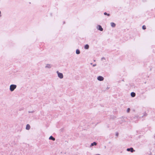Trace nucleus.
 I'll return each mask as SVG.
<instances>
[{"instance_id":"obj_1","label":"nucleus","mask_w":155,"mask_h":155,"mask_svg":"<svg viewBox=\"0 0 155 155\" xmlns=\"http://www.w3.org/2000/svg\"><path fill=\"white\" fill-rule=\"evenodd\" d=\"M16 87V85L14 84L11 85L10 86V89L11 91H13Z\"/></svg>"},{"instance_id":"obj_2","label":"nucleus","mask_w":155,"mask_h":155,"mask_svg":"<svg viewBox=\"0 0 155 155\" xmlns=\"http://www.w3.org/2000/svg\"><path fill=\"white\" fill-rule=\"evenodd\" d=\"M57 73L58 77L60 78H62L63 77V74L62 73H59L58 71H57Z\"/></svg>"},{"instance_id":"obj_3","label":"nucleus","mask_w":155,"mask_h":155,"mask_svg":"<svg viewBox=\"0 0 155 155\" xmlns=\"http://www.w3.org/2000/svg\"><path fill=\"white\" fill-rule=\"evenodd\" d=\"M97 79L100 81H102L103 80L104 78L102 76H99L98 77Z\"/></svg>"},{"instance_id":"obj_4","label":"nucleus","mask_w":155,"mask_h":155,"mask_svg":"<svg viewBox=\"0 0 155 155\" xmlns=\"http://www.w3.org/2000/svg\"><path fill=\"white\" fill-rule=\"evenodd\" d=\"M127 150L128 151H130L131 152H133L134 150L132 148H127Z\"/></svg>"},{"instance_id":"obj_5","label":"nucleus","mask_w":155,"mask_h":155,"mask_svg":"<svg viewBox=\"0 0 155 155\" xmlns=\"http://www.w3.org/2000/svg\"><path fill=\"white\" fill-rule=\"evenodd\" d=\"M98 29L101 31H102L103 30V28H102L101 26L100 25H99L98 26Z\"/></svg>"},{"instance_id":"obj_6","label":"nucleus","mask_w":155,"mask_h":155,"mask_svg":"<svg viewBox=\"0 0 155 155\" xmlns=\"http://www.w3.org/2000/svg\"><path fill=\"white\" fill-rule=\"evenodd\" d=\"M111 26L113 27H114L116 26V24L114 22H111L110 23Z\"/></svg>"},{"instance_id":"obj_7","label":"nucleus","mask_w":155,"mask_h":155,"mask_svg":"<svg viewBox=\"0 0 155 155\" xmlns=\"http://www.w3.org/2000/svg\"><path fill=\"white\" fill-rule=\"evenodd\" d=\"M49 139L50 140H52L53 141H54L55 140V139L52 136H51L49 138Z\"/></svg>"},{"instance_id":"obj_8","label":"nucleus","mask_w":155,"mask_h":155,"mask_svg":"<svg viewBox=\"0 0 155 155\" xmlns=\"http://www.w3.org/2000/svg\"><path fill=\"white\" fill-rule=\"evenodd\" d=\"M135 94L134 92H132L131 93V95L133 97H134L135 96Z\"/></svg>"},{"instance_id":"obj_9","label":"nucleus","mask_w":155,"mask_h":155,"mask_svg":"<svg viewBox=\"0 0 155 155\" xmlns=\"http://www.w3.org/2000/svg\"><path fill=\"white\" fill-rule=\"evenodd\" d=\"M30 127L29 124H28L26 126V129L27 130H29L30 129Z\"/></svg>"},{"instance_id":"obj_10","label":"nucleus","mask_w":155,"mask_h":155,"mask_svg":"<svg viewBox=\"0 0 155 155\" xmlns=\"http://www.w3.org/2000/svg\"><path fill=\"white\" fill-rule=\"evenodd\" d=\"M89 48V46L88 45H86L84 46V48L85 49H88Z\"/></svg>"},{"instance_id":"obj_11","label":"nucleus","mask_w":155,"mask_h":155,"mask_svg":"<svg viewBox=\"0 0 155 155\" xmlns=\"http://www.w3.org/2000/svg\"><path fill=\"white\" fill-rule=\"evenodd\" d=\"M97 145V143L95 142H94L91 144V146H93L94 145Z\"/></svg>"},{"instance_id":"obj_12","label":"nucleus","mask_w":155,"mask_h":155,"mask_svg":"<svg viewBox=\"0 0 155 155\" xmlns=\"http://www.w3.org/2000/svg\"><path fill=\"white\" fill-rule=\"evenodd\" d=\"M80 51L78 49H77L76 51V53L77 54H80Z\"/></svg>"},{"instance_id":"obj_13","label":"nucleus","mask_w":155,"mask_h":155,"mask_svg":"<svg viewBox=\"0 0 155 155\" xmlns=\"http://www.w3.org/2000/svg\"><path fill=\"white\" fill-rule=\"evenodd\" d=\"M104 14L105 15H107L108 16H109L110 15V14H107L106 12H104Z\"/></svg>"},{"instance_id":"obj_14","label":"nucleus","mask_w":155,"mask_h":155,"mask_svg":"<svg viewBox=\"0 0 155 155\" xmlns=\"http://www.w3.org/2000/svg\"><path fill=\"white\" fill-rule=\"evenodd\" d=\"M142 28L144 29V30H145L146 29V27L145 25H143V26H142Z\"/></svg>"},{"instance_id":"obj_15","label":"nucleus","mask_w":155,"mask_h":155,"mask_svg":"<svg viewBox=\"0 0 155 155\" xmlns=\"http://www.w3.org/2000/svg\"><path fill=\"white\" fill-rule=\"evenodd\" d=\"M130 109L129 108H128L127 109V112H129V111H130Z\"/></svg>"},{"instance_id":"obj_16","label":"nucleus","mask_w":155,"mask_h":155,"mask_svg":"<svg viewBox=\"0 0 155 155\" xmlns=\"http://www.w3.org/2000/svg\"><path fill=\"white\" fill-rule=\"evenodd\" d=\"M118 133H117L116 134V136L117 137V136H118Z\"/></svg>"}]
</instances>
